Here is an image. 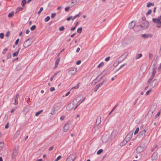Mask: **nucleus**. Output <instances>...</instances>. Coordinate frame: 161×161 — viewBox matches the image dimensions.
I'll list each match as a JSON object with an SVG mask.
<instances>
[{"mask_svg":"<svg viewBox=\"0 0 161 161\" xmlns=\"http://www.w3.org/2000/svg\"><path fill=\"white\" fill-rule=\"evenodd\" d=\"M158 157V153L156 152H154L152 156V159L153 160H154L156 159Z\"/></svg>","mask_w":161,"mask_h":161,"instance_id":"obj_15","label":"nucleus"},{"mask_svg":"<svg viewBox=\"0 0 161 161\" xmlns=\"http://www.w3.org/2000/svg\"><path fill=\"white\" fill-rule=\"evenodd\" d=\"M77 71L76 68H71L68 71V73L70 75H75Z\"/></svg>","mask_w":161,"mask_h":161,"instance_id":"obj_7","label":"nucleus"},{"mask_svg":"<svg viewBox=\"0 0 161 161\" xmlns=\"http://www.w3.org/2000/svg\"><path fill=\"white\" fill-rule=\"evenodd\" d=\"M73 18H72V16L68 17V18H67V21H69L71 19H72Z\"/></svg>","mask_w":161,"mask_h":161,"instance_id":"obj_56","label":"nucleus"},{"mask_svg":"<svg viewBox=\"0 0 161 161\" xmlns=\"http://www.w3.org/2000/svg\"><path fill=\"white\" fill-rule=\"evenodd\" d=\"M108 136L107 135L103 136L102 137V140L103 143H105L108 140Z\"/></svg>","mask_w":161,"mask_h":161,"instance_id":"obj_13","label":"nucleus"},{"mask_svg":"<svg viewBox=\"0 0 161 161\" xmlns=\"http://www.w3.org/2000/svg\"><path fill=\"white\" fill-rule=\"evenodd\" d=\"M9 123L8 122L7 124L5 126V128L6 129H7L8 127V125H9Z\"/></svg>","mask_w":161,"mask_h":161,"instance_id":"obj_60","label":"nucleus"},{"mask_svg":"<svg viewBox=\"0 0 161 161\" xmlns=\"http://www.w3.org/2000/svg\"><path fill=\"white\" fill-rule=\"evenodd\" d=\"M149 24L148 21H146L143 22L142 24L139 26L142 28L145 29L147 28L149 26Z\"/></svg>","mask_w":161,"mask_h":161,"instance_id":"obj_8","label":"nucleus"},{"mask_svg":"<svg viewBox=\"0 0 161 161\" xmlns=\"http://www.w3.org/2000/svg\"><path fill=\"white\" fill-rule=\"evenodd\" d=\"M142 53H140V54H138L136 55V59H139L141 57H142Z\"/></svg>","mask_w":161,"mask_h":161,"instance_id":"obj_30","label":"nucleus"},{"mask_svg":"<svg viewBox=\"0 0 161 161\" xmlns=\"http://www.w3.org/2000/svg\"><path fill=\"white\" fill-rule=\"evenodd\" d=\"M50 19V17L49 16H47L44 19V21L45 22H47Z\"/></svg>","mask_w":161,"mask_h":161,"instance_id":"obj_43","label":"nucleus"},{"mask_svg":"<svg viewBox=\"0 0 161 161\" xmlns=\"http://www.w3.org/2000/svg\"><path fill=\"white\" fill-rule=\"evenodd\" d=\"M154 3H151L150 2H149L148 3L147 5V7H151V6H154Z\"/></svg>","mask_w":161,"mask_h":161,"instance_id":"obj_31","label":"nucleus"},{"mask_svg":"<svg viewBox=\"0 0 161 161\" xmlns=\"http://www.w3.org/2000/svg\"><path fill=\"white\" fill-rule=\"evenodd\" d=\"M69 128V124H67L64 125L63 128V130L64 132H65L67 131Z\"/></svg>","mask_w":161,"mask_h":161,"instance_id":"obj_14","label":"nucleus"},{"mask_svg":"<svg viewBox=\"0 0 161 161\" xmlns=\"http://www.w3.org/2000/svg\"><path fill=\"white\" fill-rule=\"evenodd\" d=\"M19 96V93H17L16 95L14 97V98L12 99V102H13V101H14V105H16L18 104V97Z\"/></svg>","mask_w":161,"mask_h":161,"instance_id":"obj_10","label":"nucleus"},{"mask_svg":"<svg viewBox=\"0 0 161 161\" xmlns=\"http://www.w3.org/2000/svg\"><path fill=\"white\" fill-rule=\"evenodd\" d=\"M65 118V116H61L60 118V119L61 120H63Z\"/></svg>","mask_w":161,"mask_h":161,"instance_id":"obj_62","label":"nucleus"},{"mask_svg":"<svg viewBox=\"0 0 161 161\" xmlns=\"http://www.w3.org/2000/svg\"><path fill=\"white\" fill-rule=\"evenodd\" d=\"M153 21L155 23H157V26L158 28L161 27V15L157 18H153L152 19Z\"/></svg>","mask_w":161,"mask_h":161,"instance_id":"obj_1","label":"nucleus"},{"mask_svg":"<svg viewBox=\"0 0 161 161\" xmlns=\"http://www.w3.org/2000/svg\"><path fill=\"white\" fill-rule=\"evenodd\" d=\"M76 157L75 155L73 154L70 155L66 159V161H74Z\"/></svg>","mask_w":161,"mask_h":161,"instance_id":"obj_9","label":"nucleus"},{"mask_svg":"<svg viewBox=\"0 0 161 161\" xmlns=\"http://www.w3.org/2000/svg\"><path fill=\"white\" fill-rule=\"evenodd\" d=\"M56 15V14L55 13H53L51 14V17L52 18H54Z\"/></svg>","mask_w":161,"mask_h":161,"instance_id":"obj_46","label":"nucleus"},{"mask_svg":"<svg viewBox=\"0 0 161 161\" xmlns=\"http://www.w3.org/2000/svg\"><path fill=\"white\" fill-rule=\"evenodd\" d=\"M4 37V34L3 33H0V38L1 39L3 38Z\"/></svg>","mask_w":161,"mask_h":161,"instance_id":"obj_52","label":"nucleus"},{"mask_svg":"<svg viewBox=\"0 0 161 161\" xmlns=\"http://www.w3.org/2000/svg\"><path fill=\"white\" fill-rule=\"evenodd\" d=\"M20 48H19L18 50V51H16V52H15L13 54V57H14L15 56H17L18 54H19V51L20 50Z\"/></svg>","mask_w":161,"mask_h":161,"instance_id":"obj_25","label":"nucleus"},{"mask_svg":"<svg viewBox=\"0 0 161 161\" xmlns=\"http://www.w3.org/2000/svg\"><path fill=\"white\" fill-rule=\"evenodd\" d=\"M121 62V61H120L119 60L117 61H116L113 64V66L115 67L118 65Z\"/></svg>","mask_w":161,"mask_h":161,"instance_id":"obj_24","label":"nucleus"},{"mask_svg":"<svg viewBox=\"0 0 161 161\" xmlns=\"http://www.w3.org/2000/svg\"><path fill=\"white\" fill-rule=\"evenodd\" d=\"M127 142H128V141L125 139L124 141L120 144V146H122L125 145Z\"/></svg>","mask_w":161,"mask_h":161,"instance_id":"obj_23","label":"nucleus"},{"mask_svg":"<svg viewBox=\"0 0 161 161\" xmlns=\"http://www.w3.org/2000/svg\"><path fill=\"white\" fill-rule=\"evenodd\" d=\"M152 12V11L151 9H149L148 11L147 12V13H146V14L147 15H148L151 13Z\"/></svg>","mask_w":161,"mask_h":161,"instance_id":"obj_38","label":"nucleus"},{"mask_svg":"<svg viewBox=\"0 0 161 161\" xmlns=\"http://www.w3.org/2000/svg\"><path fill=\"white\" fill-rule=\"evenodd\" d=\"M151 91H152L151 90H150L147 91L146 93V95H148L149 94V93L151 92Z\"/></svg>","mask_w":161,"mask_h":161,"instance_id":"obj_57","label":"nucleus"},{"mask_svg":"<svg viewBox=\"0 0 161 161\" xmlns=\"http://www.w3.org/2000/svg\"><path fill=\"white\" fill-rule=\"evenodd\" d=\"M152 36L153 35L151 34H144L141 35L142 37L144 38L151 37H152Z\"/></svg>","mask_w":161,"mask_h":161,"instance_id":"obj_18","label":"nucleus"},{"mask_svg":"<svg viewBox=\"0 0 161 161\" xmlns=\"http://www.w3.org/2000/svg\"><path fill=\"white\" fill-rule=\"evenodd\" d=\"M43 111V110H40L39 111H38V112H36V116H37L38 115H39Z\"/></svg>","mask_w":161,"mask_h":161,"instance_id":"obj_33","label":"nucleus"},{"mask_svg":"<svg viewBox=\"0 0 161 161\" xmlns=\"http://www.w3.org/2000/svg\"><path fill=\"white\" fill-rule=\"evenodd\" d=\"M153 56V54L150 53L149 54V58L150 59H151Z\"/></svg>","mask_w":161,"mask_h":161,"instance_id":"obj_53","label":"nucleus"},{"mask_svg":"<svg viewBox=\"0 0 161 161\" xmlns=\"http://www.w3.org/2000/svg\"><path fill=\"white\" fill-rule=\"evenodd\" d=\"M43 8L42 7H41L40 8L39 11L38 12V14H39L42 11Z\"/></svg>","mask_w":161,"mask_h":161,"instance_id":"obj_50","label":"nucleus"},{"mask_svg":"<svg viewBox=\"0 0 161 161\" xmlns=\"http://www.w3.org/2000/svg\"><path fill=\"white\" fill-rule=\"evenodd\" d=\"M133 135V132H130L126 136L125 139L127 140L128 142L129 141Z\"/></svg>","mask_w":161,"mask_h":161,"instance_id":"obj_12","label":"nucleus"},{"mask_svg":"<svg viewBox=\"0 0 161 161\" xmlns=\"http://www.w3.org/2000/svg\"><path fill=\"white\" fill-rule=\"evenodd\" d=\"M4 146V143L2 142H0V150H2Z\"/></svg>","mask_w":161,"mask_h":161,"instance_id":"obj_27","label":"nucleus"},{"mask_svg":"<svg viewBox=\"0 0 161 161\" xmlns=\"http://www.w3.org/2000/svg\"><path fill=\"white\" fill-rule=\"evenodd\" d=\"M77 102L76 99L74 100L72 103L68 104L67 107L66 108L67 110H69L72 109L74 107V105Z\"/></svg>","mask_w":161,"mask_h":161,"instance_id":"obj_2","label":"nucleus"},{"mask_svg":"<svg viewBox=\"0 0 161 161\" xmlns=\"http://www.w3.org/2000/svg\"><path fill=\"white\" fill-rule=\"evenodd\" d=\"M81 63V61L80 60H78L76 62V64L77 65H79Z\"/></svg>","mask_w":161,"mask_h":161,"instance_id":"obj_63","label":"nucleus"},{"mask_svg":"<svg viewBox=\"0 0 161 161\" xmlns=\"http://www.w3.org/2000/svg\"><path fill=\"white\" fill-rule=\"evenodd\" d=\"M59 29L60 31H62L64 30V26H62L59 28Z\"/></svg>","mask_w":161,"mask_h":161,"instance_id":"obj_45","label":"nucleus"},{"mask_svg":"<svg viewBox=\"0 0 161 161\" xmlns=\"http://www.w3.org/2000/svg\"><path fill=\"white\" fill-rule=\"evenodd\" d=\"M61 158V156H58L56 159L55 160V161H58L59 159H60Z\"/></svg>","mask_w":161,"mask_h":161,"instance_id":"obj_49","label":"nucleus"},{"mask_svg":"<svg viewBox=\"0 0 161 161\" xmlns=\"http://www.w3.org/2000/svg\"><path fill=\"white\" fill-rule=\"evenodd\" d=\"M36 26L35 25H33L32 26L31 28H30V29L31 31H34L36 28Z\"/></svg>","mask_w":161,"mask_h":161,"instance_id":"obj_34","label":"nucleus"},{"mask_svg":"<svg viewBox=\"0 0 161 161\" xmlns=\"http://www.w3.org/2000/svg\"><path fill=\"white\" fill-rule=\"evenodd\" d=\"M20 134V130H18L14 134V137H17Z\"/></svg>","mask_w":161,"mask_h":161,"instance_id":"obj_26","label":"nucleus"},{"mask_svg":"<svg viewBox=\"0 0 161 161\" xmlns=\"http://www.w3.org/2000/svg\"><path fill=\"white\" fill-rule=\"evenodd\" d=\"M135 23L133 21H131L129 24V27L130 29H131L133 28L135 26Z\"/></svg>","mask_w":161,"mask_h":161,"instance_id":"obj_20","label":"nucleus"},{"mask_svg":"<svg viewBox=\"0 0 161 161\" xmlns=\"http://www.w3.org/2000/svg\"><path fill=\"white\" fill-rule=\"evenodd\" d=\"M118 132L116 130H114L112 132L111 135V137L112 139L114 138L115 136L117 135Z\"/></svg>","mask_w":161,"mask_h":161,"instance_id":"obj_17","label":"nucleus"},{"mask_svg":"<svg viewBox=\"0 0 161 161\" xmlns=\"http://www.w3.org/2000/svg\"><path fill=\"white\" fill-rule=\"evenodd\" d=\"M82 27L78 28L77 30V32L79 33H81L82 31Z\"/></svg>","mask_w":161,"mask_h":161,"instance_id":"obj_35","label":"nucleus"},{"mask_svg":"<svg viewBox=\"0 0 161 161\" xmlns=\"http://www.w3.org/2000/svg\"><path fill=\"white\" fill-rule=\"evenodd\" d=\"M19 149V147L18 146L15 147L14 148L13 151L12 155V159H14L16 156L17 155L18 153V151Z\"/></svg>","mask_w":161,"mask_h":161,"instance_id":"obj_3","label":"nucleus"},{"mask_svg":"<svg viewBox=\"0 0 161 161\" xmlns=\"http://www.w3.org/2000/svg\"><path fill=\"white\" fill-rule=\"evenodd\" d=\"M154 77V76L153 77V76L152 75L151 77L148 80V83H150L151 82V81L153 79Z\"/></svg>","mask_w":161,"mask_h":161,"instance_id":"obj_47","label":"nucleus"},{"mask_svg":"<svg viewBox=\"0 0 161 161\" xmlns=\"http://www.w3.org/2000/svg\"><path fill=\"white\" fill-rule=\"evenodd\" d=\"M55 90V89L54 87H52L50 88V91L51 92L54 91Z\"/></svg>","mask_w":161,"mask_h":161,"instance_id":"obj_54","label":"nucleus"},{"mask_svg":"<svg viewBox=\"0 0 161 161\" xmlns=\"http://www.w3.org/2000/svg\"><path fill=\"white\" fill-rule=\"evenodd\" d=\"M126 65V63H125L124 64H122V65H121L119 67V68L117 69L116 71H115V72L118 71V70H119L120 69H121V68H122L125 65Z\"/></svg>","mask_w":161,"mask_h":161,"instance_id":"obj_28","label":"nucleus"},{"mask_svg":"<svg viewBox=\"0 0 161 161\" xmlns=\"http://www.w3.org/2000/svg\"><path fill=\"white\" fill-rule=\"evenodd\" d=\"M144 68V71H145L147 68V66L146 64H143L141 67V69Z\"/></svg>","mask_w":161,"mask_h":161,"instance_id":"obj_32","label":"nucleus"},{"mask_svg":"<svg viewBox=\"0 0 161 161\" xmlns=\"http://www.w3.org/2000/svg\"><path fill=\"white\" fill-rule=\"evenodd\" d=\"M160 114V111H159L158 112V113H157V114H156V115L155 116V117L156 118L158 117L159 115Z\"/></svg>","mask_w":161,"mask_h":161,"instance_id":"obj_61","label":"nucleus"},{"mask_svg":"<svg viewBox=\"0 0 161 161\" xmlns=\"http://www.w3.org/2000/svg\"><path fill=\"white\" fill-rule=\"evenodd\" d=\"M156 62H155L154 63L153 65V67L152 68V76H154L156 71V67L155 66V65L156 64Z\"/></svg>","mask_w":161,"mask_h":161,"instance_id":"obj_11","label":"nucleus"},{"mask_svg":"<svg viewBox=\"0 0 161 161\" xmlns=\"http://www.w3.org/2000/svg\"><path fill=\"white\" fill-rule=\"evenodd\" d=\"M10 34V32L9 31H8L5 35L6 37H8L9 36Z\"/></svg>","mask_w":161,"mask_h":161,"instance_id":"obj_37","label":"nucleus"},{"mask_svg":"<svg viewBox=\"0 0 161 161\" xmlns=\"http://www.w3.org/2000/svg\"><path fill=\"white\" fill-rule=\"evenodd\" d=\"M103 150L102 149H100L99 150H98L97 152V154H101L103 152Z\"/></svg>","mask_w":161,"mask_h":161,"instance_id":"obj_40","label":"nucleus"},{"mask_svg":"<svg viewBox=\"0 0 161 161\" xmlns=\"http://www.w3.org/2000/svg\"><path fill=\"white\" fill-rule=\"evenodd\" d=\"M77 0H72L71 1V3L73 4V6H74L75 4L78 3Z\"/></svg>","mask_w":161,"mask_h":161,"instance_id":"obj_29","label":"nucleus"},{"mask_svg":"<svg viewBox=\"0 0 161 161\" xmlns=\"http://www.w3.org/2000/svg\"><path fill=\"white\" fill-rule=\"evenodd\" d=\"M8 49L7 48H5L4 49L2 52V53L3 54H4L6 52V51Z\"/></svg>","mask_w":161,"mask_h":161,"instance_id":"obj_55","label":"nucleus"},{"mask_svg":"<svg viewBox=\"0 0 161 161\" xmlns=\"http://www.w3.org/2000/svg\"><path fill=\"white\" fill-rule=\"evenodd\" d=\"M146 131V130L145 129L141 131L138 134L139 137L141 139H142L145 136Z\"/></svg>","mask_w":161,"mask_h":161,"instance_id":"obj_6","label":"nucleus"},{"mask_svg":"<svg viewBox=\"0 0 161 161\" xmlns=\"http://www.w3.org/2000/svg\"><path fill=\"white\" fill-rule=\"evenodd\" d=\"M101 122V118L100 117H98L97 118L96 121V124L98 125Z\"/></svg>","mask_w":161,"mask_h":161,"instance_id":"obj_22","label":"nucleus"},{"mask_svg":"<svg viewBox=\"0 0 161 161\" xmlns=\"http://www.w3.org/2000/svg\"><path fill=\"white\" fill-rule=\"evenodd\" d=\"M79 15H80V14H76V15H75L74 16V18H73L72 19V20H74V19H75L77 17H78V16H79Z\"/></svg>","mask_w":161,"mask_h":161,"instance_id":"obj_58","label":"nucleus"},{"mask_svg":"<svg viewBox=\"0 0 161 161\" xmlns=\"http://www.w3.org/2000/svg\"><path fill=\"white\" fill-rule=\"evenodd\" d=\"M103 65V62H101L97 66V68H100L102 67Z\"/></svg>","mask_w":161,"mask_h":161,"instance_id":"obj_36","label":"nucleus"},{"mask_svg":"<svg viewBox=\"0 0 161 161\" xmlns=\"http://www.w3.org/2000/svg\"><path fill=\"white\" fill-rule=\"evenodd\" d=\"M157 83V80L156 79H154L151 84V86L152 88L154 87Z\"/></svg>","mask_w":161,"mask_h":161,"instance_id":"obj_19","label":"nucleus"},{"mask_svg":"<svg viewBox=\"0 0 161 161\" xmlns=\"http://www.w3.org/2000/svg\"><path fill=\"white\" fill-rule=\"evenodd\" d=\"M32 42L30 40V39H28L26 40L24 42L23 46L24 47L26 48L28 47L32 44Z\"/></svg>","mask_w":161,"mask_h":161,"instance_id":"obj_5","label":"nucleus"},{"mask_svg":"<svg viewBox=\"0 0 161 161\" xmlns=\"http://www.w3.org/2000/svg\"><path fill=\"white\" fill-rule=\"evenodd\" d=\"M99 88V87H98V86L96 85V86H95V88L94 89V91L95 92H96L97 91V90H98V89Z\"/></svg>","mask_w":161,"mask_h":161,"instance_id":"obj_51","label":"nucleus"},{"mask_svg":"<svg viewBox=\"0 0 161 161\" xmlns=\"http://www.w3.org/2000/svg\"><path fill=\"white\" fill-rule=\"evenodd\" d=\"M105 81V80H103L102 82H101V83H99V84L97 85L99 87L100 86H102L103 83V82Z\"/></svg>","mask_w":161,"mask_h":161,"instance_id":"obj_42","label":"nucleus"},{"mask_svg":"<svg viewBox=\"0 0 161 161\" xmlns=\"http://www.w3.org/2000/svg\"><path fill=\"white\" fill-rule=\"evenodd\" d=\"M26 3V1L25 0H23L22 2L21 5L22 6H25V4Z\"/></svg>","mask_w":161,"mask_h":161,"instance_id":"obj_39","label":"nucleus"},{"mask_svg":"<svg viewBox=\"0 0 161 161\" xmlns=\"http://www.w3.org/2000/svg\"><path fill=\"white\" fill-rule=\"evenodd\" d=\"M139 131V128L138 127H137L136 128V129L134 133V135H136L138 133V132Z\"/></svg>","mask_w":161,"mask_h":161,"instance_id":"obj_44","label":"nucleus"},{"mask_svg":"<svg viewBox=\"0 0 161 161\" xmlns=\"http://www.w3.org/2000/svg\"><path fill=\"white\" fill-rule=\"evenodd\" d=\"M60 61V58H58L57 59L55 64V66L54 67V69L58 67V64L59 61Z\"/></svg>","mask_w":161,"mask_h":161,"instance_id":"obj_21","label":"nucleus"},{"mask_svg":"<svg viewBox=\"0 0 161 161\" xmlns=\"http://www.w3.org/2000/svg\"><path fill=\"white\" fill-rule=\"evenodd\" d=\"M127 55L126 53H124L119 57L118 59H120V61H122L124 60L127 57Z\"/></svg>","mask_w":161,"mask_h":161,"instance_id":"obj_16","label":"nucleus"},{"mask_svg":"<svg viewBox=\"0 0 161 161\" xmlns=\"http://www.w3.org/2000/svg\"><path fill=\"white\" fill-rule=\"evenodd\" d=\"M17 108L16 107H15L14 108L11 110V113H13Z\"/></svg>","mask_w":161,"mask_h":161,"instance_id":"obj_48","label":"nucleus"},{"mask_svg":"<svg viewBox=\"0 0 161 161\" xmlns=\"http://www.w3.org/2000/svg\"><path fill=\"white\" fill-rule=\"evenodd\" d=\"M144 147L145 145L144 144H141L136 148V153H140L142 152L143 150Z\"/></svg>","mask_w":161,"mask_h":161,"instance_id":"obj_4","label":"nucleus"},{"mask_svg":"<svg viewBox=\"0 0 161 161\" xmlns=\"http://www.w3.org/2000/svg\"><path fill=\"white\" fill-rule=\"evenodd\" d=\"M79 83H78L76 86L73 87L72 88V89H77V88H79Z\"/></svg>","mask_w":161,"mask_h":161,"instance_id":"obj_41","label":"nucleus"},{"mask_svg":"<svg viewBox=\"0 0 161 161\" xmlns=\"http://www.w3.org/2000/svg\"><path fill=\"white\" fill-rule=\"evenodd\" d=\"M161 69V63L160 64L158 68V71H160Z\"/></svg>","mask_w":161,"mask_h":161,"instance_id":"obj_64","label":"nucleus"},{"mask_svg":"<svg viewBox=\"0 0 161 161\" xmlns=\"http://www.w3.org/2000/svg\"><path fill=\"white\" fill-rule=\"evenodd\" d=\"M110 58V57H108L105 58V60L106 61H107L109 60Z\"/></svg>","mask_w":161,"mask_h":161,"instance_id":"obj_59","label":"nucleus"}]
</instances>
